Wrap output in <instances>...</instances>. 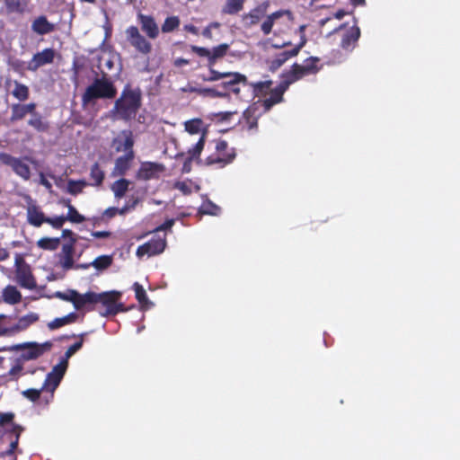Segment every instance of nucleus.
<instances>
[{"instance_id": "f257e3e1", "label": "nucleus", "mask_w": 460, "mask_h": 460, "mask_svg": "<svg viewBox=\"0 0 460 460\" xmlns=\"http://www.w3.org/2000/svg\"><path fill=\"white\" fill-rule=\"evenodd\" d=\"M142 104V93L139 88H131L127 84L120 96L115 101L111 112L118 119L129 121L134 119Z\"/></svg>"}, {"instance_id": "f03ea898", "label": "nucleus", "mask_w": 460, "mask_h": 460, "mask_svg": "<svg viewBox=\"0 0 460 460\" xmlns=\"http://www.w3.org/2000/svg\"><path fill=\"white\" fill-rule=\"evenodd\" d=\"M117 95V88L113 82L103 73L102 77H96L82 94V105L86 107L94 103L98 99H113Z\"/></svg>"}, {"instance_id": "7ed1b4c3", "label": "nucleus", "mask_w": 460, "mask_h": 460, "mask_svg": "<svg viewBox=\"0 0 460 460\" xmlns=\"http://www.w3.org/2000/svg\"><path fill=\"white\" fill-rule=\"evenodd\" d=\"M53 343L49 341L43 343H38L34 341H28L15 345L13 348L16 350L21 351L19 360L26 362L29 360H35L40 358L45 353L51 350Z\"/></svg>"}, {"instance_id": "20e7f679", "label": "nucleus", "mask_w": 460, "mask_h": 460, "mask_svg": "<svg viewBox=\"0 0 460 460\" xmlns=\"http://www.w3.org/2000/svg\"><path fill=\"white\" fill-rule=\"evenodd\" d=\"M67 367L68 362L66 359H61L60 362L54 366L52 370L46 376L44 383L41 386V390L48 394V398H46V404L49 403V400L53 399L54 392L63 379Z\"/></svg>"}, {"instance_id": "39448f33", "label": "nucleus", "mask_w": 460, "mask_h": 460, "mask_svg": "<svg viewBox=\"0 0 460 460\" xmlns=\"http://www.w3.org/2000/svg\"><path fill=\"white\" fill-rule=\"evenodd\" d=\"M215 149V153L206 158L205 164L207 165L217 164L218 168H223L231 164L236 156L234 149L229 148L226 140L219 139L217 141Z\"/></svg>"}, {"instance_id": "423d86ee", "label": "nucleus", "mask_w": 460, "mask_h": 460, "mask_svg": "<svg viewBox=\"0 0 460 460\" xmlns=\"http://www.w3.org/2000/svg\"><path fill=\"white\" fill-rule=\"evenodd\" d=\"M126 40L128 44L142 56H148L153 50V45L146 36L141 34L135 25L128 26L125 31Z\"/></svg>"}, {"instance_id": "0eeeda50", "label": "nucleus", "mask_w": 460, "mask_h": 460, "mask_svg": "<svg viewBox=\"0 0 460 460\" xmlns=\"http://www.w3.org/2000/svg\"><path fill=\"white\" fill-rule=\"evenodd\" d=\"M25 161H31L27 156L15 157L6 152H0V164L8 166L23 181H29L31 176V168Z\"/></svg>"}, {"instance_id": "6e6552de", "label": "nucleus", "mask_w": 460, "mask_h": 460, "mask_svg": "<svg viewBox=\"0 0 460 460\" xmlns=\"http://www.w3.org/2000/svg\"><path fill=\"white\" fill-rule=\"evenodd\" d=\"M24 431L22 426H16L9 433V443L5 444V438L0 441V460H17V454H22L18 448L21 434Z\"/></svg>"}, {"instance_id": "1a4fd4ad", "label": "nucleus", "mask_w": 460, "mask_h": 460, "mask_svg": "<svg viewBox=\"0 0 460 460\" xmlns=\"http://www.w3.org/2000/svg\"><path fill=\"white\" fill-rule=\"evenodd\" d=\"M226 80L223 81L219 87L221 92H226L227 97L233 93L237 98H243L242 90L249 85L247 77L238 72H227Z\"/></svg>"}, {"instance_id": "9d476101", "label": "nucleus", "mask_w": 460, "mask_h": 460, "mask_svg": "<svg viewBox=\"0 0 460 460\" xmlns=\"http://www.w3.org/2000/svg\"><path fill=\"white\" fill-rule=\"evenodd\" d=\"M120 296V293L117 291L97 293V304L101 303L105 306V312L101 314L103 316L116 315L119 312H124V305L118 302Z\"/></svg>"}, {"instance_id": "9b49d317", "label": "nucleus", "mask_w": 460, "mask_h": 460, "mask_svg": "<svg viewBox=\"0 0 460 460\" xmlns=\"http://www.w3.org/2000/svg\"><path fill=\"white\" fill-rule=\"evenodd\" d=\"M15 278L18 284L22 288L34 289L37 284L30 265L18 255L15 260Z\"/></svg>"}, {"instance_id": "f8f14e48", "label": "nucleus", "mask_w": 460, "mask_h": 460, "mask_svg": "<svg viewBox=\"0 0 460 460\" xmlns=\"http://www.w3.org/2000/svg\"><path fill=\"white\" fill-rule=\"evenodd\" d=\"M229 49L230 46L227 43L219 44L218 46L214 47L212 49L195 45L191 46L192 52L200 58H207L208 66H215L218 59L224 58L226 55Z\"/></svg>"}, {"instance_id": "ddd939ff", "label": "nucleus", "mask_w": 460, "mask_h": 460, "mask_svg": "<svg viewBox=\"0 0 460 460\" xmlns=\"http://www.w3.org/2000/svg\"><path fill=\"white\" fill-rule=\"evenodd\" d=\"M25 199L28 203L26 208L27 222L34 227H40L45 223L47 216L30 195H26Z\"/></svg>"}, {"instance_id": "4468645a", "label": "nucleus", "mask_w": 460, "mask_h": 460, "mask_svg": "<svg viewBox=\"0 0 460 460\" xmlns=\"http://www.w3.org/2000/svg\"><path fill=\"white\" fill-rule=\"evenodd\" d=\"M166 247V240L164 238H152L137 249V256L141 258L145 255L154 256L162 253Z\"/></svg>"}, {"instance_id": "2eb2a0df", "label": "nucleus", "mask_w": 460, "mask_h": 460, "mask_svg": "<svg viewBox=\"0 0 460 460\" xmlns=\"http://www.w3.org/2000/svg\"><path fill=\"white\" fill-rule=\"evenodd\" d=\"M137 20L140 25L141 31L148 39L155 40L159 36L160 30L158 24L152 15L138 13L137 15Z\"/></svg>"}, {"instance_id": "dca6fc26", "label": "nucleus", "mask_w": 460, "mask_h": 460, "mask_svg": "<svg viewBox=\"0 0 460 460\" xmlns=\"http://www.w3.org/2000/svg\"><path fill=\"white\" fill-rule=\"evenodd\" d=\"M39 321V314L36 313H29L26 315L20 317L17 322L9 327H5L4 335H14L16 333L24 332L31 325Z\"/></svg>"}, {"instance_id": "f3484780", "label": "nucleus", "mask_w": 460, "mask_h": 460, "mask_svg": "<svg viewBox=\"0 0 460 460\" xmlns=\"http://www.w3.org/2000/svg\"><path fill=\"white\" fill-rule=\"evenodd\" d=\"M55 54V50L51 48H47L40 52H37L29 62L28 69L30 71H36L40 66L53 63Z\"/></svg>"}, {"instance_id": "a211bd4d", "label": "nucleus", "mask_w": 460, "mask_h": 460, "mask_svg": "<svg viewBox=\"0 0 460 460\" xmlns=\"http://www.w3.org/2000/svg\"><path fill=\"white\" fill-rule=\"evenodd\" d=\"M269 7L270 2L264 1L252 9L248 13L243 14V21L245 25L248 27L256 25L262 18L266 17Z\"/></svg>"}, {"instance_id": "6ab92c4d", "label": "nucleus", "mask_w": 460, "mask_h": 460, "mask_svg": "<svg viewBox=\"0 0 460 460\" xmlns=\"http://www.w3.org/2000/svg\"><path fill=\"white\" fill-rule=\"evenodd\" d=\"M76 241L77 239H73L67 243H63L61 252L58 254L59 263L61 267L66 270L74 268V253Z\"/></svg>"}, {"instance_id": "aec40b11", "label": "nucleus", "mask_w": 460, "mask_h": 460, "mask_svg": "<svg viewBox=\"0 0 460 460\" xmlns=\"http://www.w3.org/2000/svg\"><path fill=\"white\" fill-rule=\"evenodd\" d=\"M296 57L293 49H285L276 53L274 56L266 59L268 70L274 73L279 69L288 60Z\"/></svg>"}, {"instance_id": "412c9836", "label": "nucleus", "mask_w": 460, "mask_h": 460, "mask_svg": "<svg viewBox=\"0 0 460 460\" xmlns=\"http://www.w3.org/2000/svg\"><path fill=\"white\" fill-rule=\"evenodd\" d=\"M97 304V293L93 291H88L84 294H81L76 291L75 294V308L77 311L80 310H87L93 311L94 310V305Z\"/></svg>"}, {"instance_id": "4be33fe9", "label": "nucleus", "mask_w": 460, "mask_h": 460, "mask_svg": "<svg viewBox=\"0 0 460 460\" xmlns=\"http://www.w3.org/2000/svg\"><path fill=\"white\" fill-rule=\"evenodd\" d=\"M320 58L317 57H310L304 61L303 65L295 63L293 66L296 70L299 77L302 79L310 75H315L320 70L321 66H318Z\"/></svg>"}, {"instance_id": "5701e85b", "label": "nucleus", "mask_w": 460, "mask_h": 460, "mask_svg": "<svg viewBox=\"0 0 460 460\" xmlns=\"http://www.w3.org/2000/svg\"><path fill=\"white\" fill-rule=\"evenodd\" d=\"M164 170V166L157 163H143L137 173L140 180L148 181L158 178V173Z\"/></svg>"}, {"instance_id": "b1692460", "label": "nucleus", "mask_w": 460, "mask_h": 460, "mask_svg": "<svg viewBox=\"0 0 460 460\" xmlns=\"http://www.w3.org/2000/svg\"><path fill=\"white\" fill-rule=\"evenodd\" d=\"M31 29L35 34L43 36L55 31L56 25L50 22L47 16L40 15L31 22Z\"/></svg>"}, {"instance_id": "393cba45", "label": "nucleus", "mask_w": 460, "mask_h": 460, "mask_svg": "<svg viewBox=\"0 0 460 460\" xmlns=\"http://www.w3.org/2000/svg\"><path fill=\"white\" fill-rule=\"evenodd\" d=\"M15 414L13 412L0 413V428L3 429L4 434L2 435L1 441L5 438V444L9 443V433L13 431L14 427L19 426L13 423Z\"/></svg>"}, {"instance_id": "a878e982", "label": "nucleus", "mask_w": 460, "mask_h": 460, "mask_svg": "<svg viewBox=\"0 0 460 460\" xmlns=\"http://www.w3.org/2000/svg\"><path fill=\"white\" fill-rule=\"evenodd\" d=\"M360 37V30L358 26H352L342 37L341 47L345 50L354 49Z\"/></svg>"}, {"instance_id": "bb28decb", "label": "nucleus", "mask_w": 460, "mask_h": 460, "mask_svg": "<svg viewBox=\"0 0 460 460\" xmlns=\"http://www.w3.org/2000/svg\"><path fill=\"white\" fill-rule=\"evenodd\" d=\"M285 14H291V13L288 10H278L271 14L266 15L265 20L261 25V30L263 34L269 35L272 31L275 21L281 18Z\"/></svg>"}, {"instance_id": "cd10ccee", "label": "nucleus", "mask_w": 460, "mask_h": 460, "mask_svg": "<svg viewBox=\"0 0 460 460\" xmlns=\"http://www.w3.org/2000/svg\"><path fill=\"white\" fill-rule=\"evenodd\" d=\"M272 84L273 82L271 80L259 81L255 83L249 82V85L245 89L251 88L254 97H264L269 93Z\"/></svg>"}, {"instance_id": "c85d7f7f", "label": "nucleus", "mask_w": 460, "mask_h": 460, "mask_svg": "<svg viewBox=\"0 0 460 460\" xmlns=\"http://www.w3.org/2000/svg\"><path fill=\"white\" fill-rule=\"evenodd\" d=\"M3 301L9 305H16L22 301V294L16 287L8 285L2 292Z\"/></svg>"}, {"instance_id": "c756f323", "label": "nucleus", "mask_w": 460, "mask_h": 460, "mask_svg": "<svg viewBox=\"0 0 460 460\" xmlns=\"http://www.w3.org/2000/svg\"><path fill=\"white\" fill-rule=\"evenodd\" d=\"M253 105L249 106L243 112V119L248 127V129H255L258 128V109Z\"/></svg>"}, {"instance_id": "7c9ffc66", "label": "nucleus", "mask_w": 460, "mask_h": 460, "mask_svg": "<svg viewBox=\"0 0 460 460\" xmlns=\"http://www.w3.org/2000/svg\"><path fill=\"white\" fill-rule=\"evenodd\" d=\"M27 124L33 128L37 132H47L49 129V122L43 119L40 113L31 116Z\"/></svg>"}, {"instance_id": "2f4dec72", "label": "nucleus", "mask_w": 460, "mask_h": 460, "mask_svg": "<svg viewBox=\"0 0 460 460\" xmlns=\"http://www.w3.org/2000/svg\"><path fill=\"white\" fill-rule=\"evenodd\" d=\"M134 159V154H125L118 157L115 161V171L119 175H124L130 167V163Z\"/></svg>"}, {"instance_id": "473e14b6", "label": "nucleus", "mask_w": 460, "mask_h": 460, "mask_svg": "<svg viewBox=\"0 0 460 460\" xmlns=\"http://www.w3.org/2000/svg\"><path fill=\"white\" fill-rule=\"evenodd\" d=\"M270 97L261 101V105L264 111H269L275 104L283 102V94L277 91L275 88L270 90Z\"/></svg>"}, {"instance_id": "72a5a7b5", "label": "nucleus", "mask_w": 460, "mask_h": 460, "mask_svg": "<svg viewBox=\"0 0 460 460\" xmlns=\"http://www.w3.org/2000/svg\"><path fill=\"white\" fill-rule=\"evenodd\" d=\"M13 90L12 95L19 102H25L30 97V89L26 84H23L18 81H13Z\"/></svg>"}, {"instance_id": "f704fd0d", "label": "nucleus", "mask_w": 460, "mask_h": 460, "mask_svg": "<svg viewBox=\"0 0 460 460\" xmlns=\"http://www.w3.org/2000/svg\"><path fill=\"white\" fill-rule=\"evenodd\" d=\"M90 178L93 181L90 185L99 187L102 184L105 178V173L98 163H94L92 165L90 170Z\"/></svg>"}, {"instance_id": "c9c22d12", "label": "nucleus", "mask_w": 460, "mask_h": 460, "mask_svg": "<svg viewBox=\"0 0 460 460\" xmlns=\"http://www.w3.org/2000/svg\"><path fill=\"white\" fill-rule=\"evenodd\" d=\"M129 183L130 181L125 178L114 181L111 187L114 197L116 199L123 198L128 190Z\"/></svg>"}, {"instance_id": "e433bc0d", "label": "nucleus", "mask_w": 460, "mask_h": 460, "mask_svg": "<svg viewBox=\"0 0 460 460\" xmlns=\"http://www.w3.org/2000/svg\"><path fill=\"white\" fill-rule=\"evenodd\" d=\"M59 245V237H42L37 241V246L45 251H56Z\"/></svg>"}, {"instance_id": "4c0bfd02", "label": "nucleus", "mask_w": 460, "mask_h": 460, "mask_svg": "<svg viewBox=\"0 0 460 460\" xmlns=\"http://www.w3.org/2000/svg\"><path fill=\"white\" fill-rule=\"evenodd\" d=\"M4 2L7 13L22 14L27 5L24 0H4Z\"/></svg>"}, {"instance_id": "58836bf2", "label": "nucleus", "mask_w": 460, "mask_h": 460, "mask_svg": "<svg viewBox=\"0 0 460 460\" xmlns=\"http://www.w3.org/2000/svg\"><path fill=\"white\" fill-rule=\"evenodd\" d=\"M64 204L68 208L67 215L65 216L66 221H70L75 224H81L85 220L84 217L81 215L73 205H71L69 199L64 200Z\"/></svg>"}, {"instance_id": "ea45409f", "label": "nucleus", "mask_w": 460, "mask_h": 460, "mask_svg": "<svg viewBox=\"0 0 460 460\" xmlns=\"http://www.w3.org/2000/svg\"><path fill=\"white\" fill-rule=\"evenodd\" d=\"M28 115L22 103L17 102L11 105V122L22 120Z\"/></svg>"}, {"instance_id": "a19ab883", "label": "nucleus", "mask_w": 460, "mask_h": 460, "mask_svg": "<svg viewBox=\"0 0 460 460\" xmlns=\"http://www.w3.org/2000/svg\"><path fill=\"white\" fill-rule=\"evenodd\" d=\"M191 92L196 93L204 97L225 98L227 97L226 92H221L216 88H193Z\"/></svg>"}, {"instance_id": "79ce46f5", "label": "nucleus", "mask_w": 460, "mask_h": 460, "mask_svg": "<svg viewBox=\"0 0 460 460\" xmlns=\"http://www.w3.org/2000/svg\"><path fill=\"white\" fill-rule=\"evenodd\" d=\"M199 212L203 215L218 216L221 212L220 207L216 205L208 198L202 202Z\"/></svg>"}, {"instance_id": "37998d69", "label": "nucleus", "mask_w": 460, "mask_h": 460, "mask_svg": "<svg viewBox=\"0 0 460 460\" xmlns=\"http://www.w3.org/2000/svg\"><path fill=\"white\" fill-rule=\"evenodd\" d=\"M244 0H226L223 7V13L235 14L243 10Z\"/></svg>"}, {"instance_id": "c03bdc74", "label": "nucleus", "mask_w": 460, "mask_h": 460, "mask_svg": "<svg viewBox=\"0 0 460 460\" xmlns=\"http://www.w3.org/2000/svg\"><path fill=\"white\" fill-rule=\"evenodd\" d=\"M122 135L125 136V139L121 146H118L116 149L117 151H125L126 154H129L130 152L134 154L133 151V146H134V139H133V134L130 130H124L122 131Z\"/></svg>"}, {"instance_id": "a18cd8bd", "label": "nucleus", "mask_w": 460, "mask_h": 460, "mask_svg": "<svg viewBox=\"0 0 460 460\" xmlns=\"http://www.w3.org/2000/svg\"><path fill=\"white\" fill-rule=\"evenodd\" d=\"M89 183L85 180H69L67 182V192L71 195L76 196L83 192L84 187Z\"/></svg>"}, {"instance_id": "49530a36", "label": "nucleus", "mask_w": 460, "mask_h": 460, "mask_svg": "<svg viewBox=\"0 0 460 460\" xmlns=\"http://www.w3.org/2000/svg\"><path fill=\"white\" fill-rule=\"evenodd\" d=\"M92 266L98 270L108 269L112 264V257L110 255L98 256L93 261L91 262Z\"/></svg>"}, {"instance_id": "de8ad7c7", "label": "nucleus", "mask_w": 460, "mask_h": 460, "mask_svg": "<svg viewBox=\"0 0 460 460\" xmlns=\"http://www.w3.org/2000/svg\"><path fill=\"white\" fill-rule=\"evenodd\" d=\"M180 26V19L177 16L167 17L162 24L161 30L164 33L172 32Z\"/></svg>"}, {"instance_id": "09e8293b", "label": "nucleus", "mask_w": 460, "mask_h": 460, "mask_svg": "<svg viewBox=\"0 0 460 460\" xmlns=\"http://www.w3.org/2000/svg\"><path fill=\"white\" fill-rule=\"evenodd\" d=\"M44 393H46V392L41 390V388L40 389L31 388V389H27V390L23 391L22 394L26 399L34 402L40 399H44L46 401V398H48V395H42V394H44Z\"/></svg>"}, {"instance_id": "8fccbe9b", "label": "nucleus", "mask_w": 460, "mask_h": 460, "mask_svg": "<svg viewBox=\"0 0 460 460\" xmlns=\"http://www.w3.org/2000/svg\"><path fill=\"white\" fill-rule=\"evenodd\" d=\"M87 335L86 332L81 333L79 337V341L72 344L66 351L65 352V356L62 359H66L68 362V358H71L75 352H77L84 344V337Z\"/></svg>"}, {"instance_id": "3c124183", "label": "nucleus", "mask_w": 460, "mask_h": 460, "mask_svg": "<svg viewBox=\"0 0 460 460\" xmlns=\"http://www.w3.org/2000/svg\"><path fill=\"white\" fill-rule=\"evenodd\" d=\"M133 289L135 291L136 298L140 305H146L149 303L146 292L142 287V285L136 282L133 285Z\"/></svg>"}, {"instance_id": "603ef678", "label": "nucleus", "mask_w": 460, "mask_h": 460, "mask_svg": "<svg viewBox=\"0 0 460 460\" xmlns=\"http://www.w3.org/2000/svg\"><path fill=\"white\" fill-rule=\"evenodd\" d=\"M191 180L177 181L173 184V189L180 190L183 195H190L192 193Z\"/></svg>"}, {"instance_id": "864d4df0", "label": "nucleus", "mask_w": 460, "mask_h": 460, "mask_svg": "<svg viewBox=\"0 0 460 460\" xmlns=\"http://www.w3.org/2000/svg\"><path fill=\"white\" fill-rule=\"evenodd\" d=\"M205 146V135L203 134L195 146L188 151V154L192 158H199Z\"/></svg>"}, {"instance_id": "5fc2aeb1", "label": "nucleus", "mask_w": 460, "mask_h": 460, "mask_svg": "<svg viewBox=\"0 0 460 460\" xmlns=\"http://www.w3.org/2000/svg\"><path fill=\"white\" fill-rule=\"evenodd\" d=\"M201 119H195L185 122V129L190 134H197L200 131Z\"/></svg>"}, {"instance_id": "6e6d98bb", "label": "nucleus", "mask_w": 460, "mask_h": 460, "mask_svg": "<svg viewBox=\"0 0 460 460\" xmlns=\"http://www.w3.org/2000/svg\"><path fill=\"white\" fill-rule=\"evenodd\" d=\"M281 78L286 80L289 84L301 79L293 66L290 70L281 74Z\"/></svg>"}, {"instance_id": "4d7b16f0", "label": "nucleus", "mask_w": 460, "mask_h": 460, "mask_svg": "<svg viewBox=\"0 0 460 460\" xmlns=\"http://www.w3.org/2000/svg\"><path fill=\"white\" fill-rule=\"evenodd\" d=\"M66 221V218H65V216L62 215L54 217H47L45 223L49 224L55 229H60Z\"/></svg>"}, {"instance_id": "13d9d810", "label": "nucleus", "mask_w": 460, "mask_h": 460, "mask_svg": "<svg viewBox=\"0 0 460 460\" xmlns=\"http://www.w3.org/2000/svg\"><path fill=\"white\" fill-rule=\"evenodd\" d=\"M209 69V76L205 78V81L214 82L220 79L226 78L227 72H219L214 68V66H208Z\"/></svg>"}, {"instance_id": "bf43d9fd", "label": "nucleus", "mask_w": 460, "mask_h": 460, "mask_svg": "<svg viewBox=\"0 0 460 460\" xmlns=\"http://www.w3.org/2000/svg\"><path fill=\"white\" fill-rule=\"evenodd\" d=\"M23 365L24 362L19 360V358H17L15 359L14 365L11 367V369L8 372L9 376H11L12 378L13 379H17L21 376V373L23 369Z\"/></svg>"}, {"instance_id": "052dcab7", "label": "nucleus", "mask_w": 460, "mask_h": 460, "mask_svg": "<svg viewBox=\"0 0 460 460\" xmlns=\"http://www.w3.org/2000/svg\"><path fill=\"white\" fill-rule=\"evenodd\" d=\"M76 290L70 289L66 293L58 292L57 296L64 301L71 302L75 306Z\"/></svg>"}, {"instance_id": "680f3d73", "label": "nucleus", "mask_w": 460, "mask_h": 460, "mask_svg": "<svg viewBox=\"0 0 460 460\" xmlns=\"http://www.w3.org/2000/svg\"><path fill=\"white\" fill-rule=\"evenodd\" d=\"M103 68L102 74L105 73L106 75L109 72H111L115 66V58L113 56H110L108 58L103 59Z\"/></svg>"}, {"instance_id": "e2e57ef3", "label": "nucleus", "mask_w": 460, "mask_h": 460, "mask_svg": "<svg viewBox=\"0 0 460 460\" xmlns=\"http://www.w3.org/2000/svg\"><path fill=\"white\" fill-rule=\"evenodd\" d=\"M66 324H67L66 321L64 319V317H61V318H56L53 321H51L50 323H49L48 327L50 330H55V329L60 328Z\"/></svg>"}, {"instance_id": "0e129e2a", "label": "nucleus", "mask_w": 460, "mask_h": 460, "mask_svg": "<svg viewBox=\"0 0 460 460\" xmlns=\"http://www.w3.org/2000/svg\"><path fill=\"white\" fill-rule=\"evenodd\" d=\"M175 221L174 219H167L165 220L162 225L158 226L155 231V232H160V231H165V230H169L172 227V226L174 225Z\"/></svg>"}, {"instance_id": "69168bd1", "label": "nucleus", "mask_w": 460, "mask_h": 460, "mask_svg": "<svg viewBox=\"0 0 460 460\" xmlns=\"http://www.w3.org/2000/svg\"><path fill=\"white\" fill-rule=\"evenodd\" d=\"M119 208L115 207H110L104 210L102 213V217H106L107 219H111L114 217L115 216L119 215L118 213Z\"/></svg>"}, {"instance_id": "338daca9", "label": "nucleus", "mask_w": 460, "mask_h": 460, "mask_svg": "<svg viewBox=\"0 0 460 460\" xmlns=\"http://www.w3.org/2000/svg\"><path fill=\"white\" fill-rule=\"evenodd\" d=\"M194 158L189 156L183 163L181 172L182 173H189L191 171V165H192V160Z\"/></svg>"}, {"instance_id": "774afa93", "label": "nucleus", "mask_w": 460, "mask_h": 460, "mask_svg": "<svg viewBox=\"0 0 460 460\" xmlns=\"http://www.w3.org/2000/svg\"><path fill=\"white\" fill-rule=\"evenodd\" d=\"M26 109L28 114L32 116L33 114H38L36 111L37 104L35 102L22 103Z\"/></svg>"}]
</instances>
